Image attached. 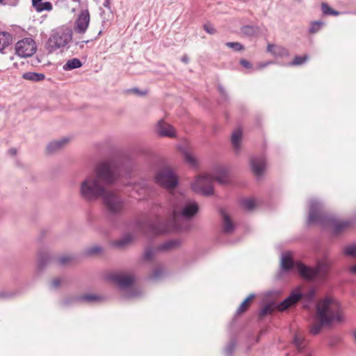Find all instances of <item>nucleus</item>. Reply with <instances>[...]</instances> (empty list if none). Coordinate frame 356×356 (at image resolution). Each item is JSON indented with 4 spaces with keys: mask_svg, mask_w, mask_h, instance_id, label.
Wrapping results in <instances>:
<instances>
[{
    "mask_svg": "<svg viewBox=\"0 0 356 356\" xmlns=\"http://www.w3.org/2000/svg\"><path fill=\"white\" fill-rule=\"evenodd\" d=\"M72 31L68 29H58L52 32L47 45L50 52L63 47L72 40Z\"/></svg>",
    "mask_w": 356,
    "mask_h": 356,
    "instance_id": "423d86ee",
    "label": "nucleus"
},
{
    "mask_svg": "<svg viewBox=\"0 0 356 356\" xmlns=\"http://www.w3.org/2000/svg\"><path fill=\"white\" fill-rule=\"evenodd\" d=\"M22 293V290L16 289V290H3L0 291V300H10L13 299L15 297L21 295Z\"/></svg>",
    "mask_w": 356,
    "mask_h": 356,
    "instance_id": "cd10ccee",
    "label": "nucleus"
},
{
    "mask_svg": "<svg viewBox=\"0 0 356 356\" xmlns=\"http://www.w3.org/2000/svg\"><path fill=\"white\" fill-rule=\"evenodd\" d=\"M102 200L106 211L109 216H120L124 212L125 200L117 191L107 188Z\"/></svg>",
    "mask_w": 356,
    "mask_h": 356,
    "instance_id": "39448f33",
    "label": "nucleus"
},
{
    "mask_svg": "<svg viewBox=\"0 0 356 356\" xmlns=\"http://www.w3.org/2000/svg\"><path fill=\"white\" fill-rule=\"evenodd\" d=\"M294 343L298 350L304 346V339L300 334H296L294 337Z\"/></svg>",
    "mask_w": 356,
    "mask_h": 356,
    "instance_id": "a19ab883",
    "label": "nucleus"
},
{
    "mask_svg": "<svg viewBox=\"0 0 356 356\" xmlns=\"http://www.w3.org/2000/svg\"><path fill=\"white\" fill-rule=\"evenodd\" d=\"M155 182L162 187L172 190L178 184V179L173 170L170 168L159 170L154 177Z\"/></svg>",
    "mask_w": 356,
    "mask_h": 356,
    "instance_id": "6e6552de",
    "label": "nucleus"
},
{
    "mask_svg": "<svg viewBox=\"0 0 356 356\" xmlns=\"http://www.w3.org/2000/svg\"><path fill=\"white\" fill-rule=\"evenodd\" d=\"M229 177L226 170L220 169L215 176L207 173H202V194L210 195L213 193V183L218 181L220 184H226Z\"/></svg>",
    "mask_w": 356,
    "mask_h": 356,
    "instance_id": "0eeeda50",
    "label": "nucleus"
},
{
    "mask_svg": "<svg viewBox=\"0 0 356 356\" xmlns=\"http://www.w3.org/2000/svg\"><path fill=\"white\" fill-rule=\"evenodd\" d=\"M353 336H354L355 341L356 342V331H355V332H353Z\"/></svg>",
    "mask_w": 356,
    "mask_h": 356,
    "instance_id": "bf43d9fd",
    "label": "nucleus"
},
{
    "mask_svg": "<svg viewBox=\"0 0 356 356\" xmlns=\"http://www.w3.org/2000/svg\"><path fill=\"white\" fill-rule=\"evenodd\" d=\"M267 51L276 56L282 57L289 55L288 50L282 46L269 44L267 47Z\"/></svg>",
    "mask_w": 356,
    "mask_h": 356,
    "instance_id": "412c9836",
    "label": "nucleus"
},
{
    "mask_svg": "<svg viewBox=\"0 0 356 356\" xmlns=\"http://www.w3.org/2000/svg\"><path fill=\"white\" fill-rule=\"evenodd\" d=\"M352 224L348 220H335L331 222L332 231L334 234H341L351 227Z\"/></svg>",
    "mask_w": 356,
    "mask_h": 356,
    "instance_id": "f3484780",
    "label": "nucleus"
},
{
    "mask_svg": "<svg viewBox=\"0 0 356 356\" xmlns=\"http://www.w3.org/2000/svg\"><path fill=\"white\" fill-rule=\"evenodd\" d=\"M252 170L254 175L259 177L263 175L266 168V161L263 157L253 158L250 161Z\"/></svg>",
    "mask_w": 356,
    "mask_h": 356,
    "instance_id": "2eb2a0df",
    "label": "nucleus"
},
{
    "mask_svg": "<svg viewBox=\"0 0 356 356\" xmlns=\"http://www.w3.org/2000/svg\"><path fill=\"white\" fill-rule=\"evenodd\" d=\"M8 153L9 154H10L11 156H14L17 153V149H15V148H11L8 150Z\"/></svg>",
    "mask_w": 356,
    "mask_h": 356,
    "instance_id": "4d7b16f0",
    "label": "nucleus"
},
{
    "mask_svg": "<svg viewBox=\"0 0 356 356\" xmlns=\"http://www.w3.org/2000/svg\"><path fill=\"white\" fill-rule=\"evenodd\" d=\"M156 130L159 135L163 137L174 138L176 136L175 128L163 120H160L158 122Z\"/></svg>",
    "mask_w": 356,
    "mask_h": 356,
    "instance_id": "4468645a",
    "label": "nucleus"
},
{
    "mask_svg": "<svg viewBox=\"0 0 356 356\" xmlns=\"http://www.w3.org/2000/svg\"><path fill=\"white\" fill-rule=\"evenodd\" d=\"M324 23L321 21H314L310 24L309 33L312 34L319 31Z\"/></svg>",
    "mask_w": 356,
    "mask_h": 356,
    "instance_id": "e433bc0d",
    "label": "nucleus"
},
{
    "mask_svg": "<svg viewBox=\"0 0 356 356\" xmlns=\"http://www.w3.org/2000/svg\"><path fill=\"white\" fill-rule=\"evenodd\" d=\"M242 135L243 132L241 128L235 129L232 133L231 141L235 150L238 151L240 149Z\"/></svg>",
    "mask_w": 356,
    "mask_h": 356,
    "instance_id": "4be33fe9",
    "label": "nucleus"
},
{
    "mask_svg": "<svg viewBox=\"0 0 356 356\" xmlns=\"http://www.w3.org/2000/svg\"><path fill=\"white\" fill-rule=\"evenodd\" d=\"M80 302L79 296H70L63 298L59 302L60 306L62 307H70Z\"/></svg>",
    "mask_w": 356,
    "mask_h": 356,
    "instance_id": "5701e85b",
    "label": "nucleus"
},
{
    "mask_svg": "<svg viewBox=\"0 0 356 356\" xmlns=\"http://www.w3.org/2000/svg\"><path fill=\"white\" fill-rule=\"evenodd\" d=\"M5 0H0V3H3V4H6V3L4 2Z\"/></svg>",
    "mask_w": 356,
    "mask_h": 356,
    "instance_id": "052dcab7",
    "label": "nucleus"
},
{
    "mask_svg": "<svg viewBox=\"0 0 356 356\" xmlns=\"http://www.w3.org/2000/svg\"><path fill=\"white\" fill-rule=\"evenodd\" d=\"M53 8L52 4L49 1L41 2L35 8L38 12H42L44 10L50 11Z\"/></svg>",
    "mask_w": 356,
    "mask_h": 356,
    "instance_id": "4c0bfd02",
    "label": "nucleus"
},
{
    "mask_svg": "<svg viewBox=\"0 0 356 356\" xmlns=\"http://www.w3.org/2000/svg\"><path fill=\"white\" fill-rule=\"evenodd\" d=\"M198 204L191 200H184L182 201L179 207L175 208L172 213V225L166 226L161 223L162 227L156 230L157 234H163L168 232L172 227L178 229L184 230L187 229L186 227L179 225V220H188L192 218L198 211Z\"/></svg>",
    "mask_w": 356,
    "mask_h": 356,
    "instance_id": "7ed1b4c3",
    "label": "nucleus"
},
{
    "mask_svg": "<svg viewBox=\"0 0 356 356\" xmlns=\"http://www.w3.org/2000/svg\"><path fill=\"white\" fill-rule=\"evenodd\" d=\"M295 292H296V293H297V291H295ZM298 293H299V294H300V295H301L300 298H301L302 297H303V296H302L300 293L298 292ZM314 294H315V291H314V289H312V290H310V291H309L307 294H305V295L304 296V297H305L307 300H312L314 298Z\"/></svg>",
    "mask_w": 356,
    "mask_h": 356,
    "instance_id": "de8ad7c7",
    "label": "nucleus"
},
{
    "mask_svg": "<svg viewBox=\"0 0 356 356\" xmlns=\"http://www.w3.org/2000/svg\"><path fill=\"white\" fill-rule=\"evenodd\" d=\"M76 257L73 255H66L59 257L58 261L60 265H66L72 261H75Z\"/></svg>",
    "mask_w": 356,
    "mask_h": 356,
    "instance_id": "ea45409f",
    "label": "nucleus"
},
{
    "mask_svg": "<svg viewBox=\"0 0 356 356\" xmlns=\"http://www.w3.org/2000/svg\"><path fill=\"white\" fill-rule=\"evenodd\" d=\"M154 254V248H152L151 247H147L145 249V251L144 253V259H145L147 261H150L153 258Z\"/></svg>",
    "mask_w": 356,
    "mask_h": 356,
    "instance_id": "c03bdc74",
    "label": "nucleus"
},
{
    "mask_svg": "<svg viewBox=\"0 0 356 356\" xmlns=\"http://www.w3.org/2000/svg\"><path fill=\"white\" fill-rule=\"evenodd\" d=\"M323 219L324 216L322 214V213L318 210L316 205L312 204L308 218V222L309 224L321 223L323 222Z\"/></svg>",
    "mask_w": 356,
    "mask_h": 356,
    "instance_id": "a211bd4d",
    "label": "nucleus"
},
{
    "mask_svg": "<svg viewBox=\"0 0 356 356\" xmlns=\"http://www.w3.org/2000/svg\"><path fill=\"white\" fill-rule=\"evenodd\" d=\"M180 246V241L178 240H170L161 244L157 250L159 251H168L176 249Z\"/></svg>",
    "mask_w": 356,
    "mask_h": 356,
    "instance_id": "393cba45",
    "label": "nucleus"
},
{
    "mask_svg": "<svg viewBox=\"0 0 356 356\" xmlns=\"http://www.w3.org/2000/svg\"><path fill=\"white\" fill-rule=\"evenodd\" d=\"M108 279L117 284L121 289L129 288L134 283L132 276L121 273H111L108 275Z\"/></svg>",
    "mask_w": 356,
    "mask_h": 356,
    "instance_id": "f8f14e48",
    "label": "nucleus"
},
{
    "mask_svg": "<svg viewBox=\"0 0 356 356\" xmlns=\"http://www.w3.org/2000/svg\"><path fill=\"white\" fill-rule=\"evenodd\" d=\"M300 294L292 292L288 298L276 307L273 304H268L265 305L260 312V316H264L271 314L275 308L279 311H284L289 307L294 306L300 300Z\"/></svg>",
    "mask_w": 356,
    "mask_h": 356,
    "instance_id": "1a4fd4ad",
    "label": "nucleus"
},
{
    "mask_svg": "<svg viewBox=\"0 0 356 356\" xmlns=\"http://www.w3.org/2000/svg\"><path fill=\"white\" fill-rule=\"evenodd\" d=\"M111 0H104V3H103V6L105 7V8H107L108 9H111Z\"/></svg>",
    "mask_w": 356,
    "mask_h": 356,
    "instance_id": "5fc2aeb1",
    "label": "nucleus"
},
{
    "mask_svg": "<svg viewBox=\"0 0 356 356\" xmlns=\"http://www.w3.org/2000/svg\"><path fill=\"white\" fill-rule=\"evenodd\" d=\"M133 241V236L131 234H127L122 238L115 241L113 243V245L118 248H124L129 245Z\"/></svg>",
    "mask_w": 356,
    "mask_h": 356,
    "instance_id": "bb28decb",
    "label": "nucleus"
},
{
    "mask_svg": "<svg viewBox=\"0 0 356 356\" xmlns=\"http://www.w3.org/2000/svg\"><path fill=\"white\" fill-rule=\"evenodd\" d=\"M254 298V295L253 294H251L249 296H248L238 307L236 311L237 314H242L244 312H245L250 306Z\"/></svg>",
    "mask_w": 356,
    "mask_h": 356,
    "instance_id": "2f4dec72",
    "label": "nucleus"
},
{
    "mask_svg": "<svg viewBox=\"0 0 356 356\" xmlns=\"http://www.w3.org/2000/svg\"><path fill=\"white\" fill-rule=\"evenodd\" d=\"M308 59L307 56L305 55L303 56H296L291 63V65H299L304 63Z\"/></svg>",
    "mask_w": 356,
    "mask_h": 356,
    "instance_id": "79ce46f5",
    "label": "nucleus"
},
{
    "mask_svg": "<svg viewBox=\"0 0 356 356\" xmlns=\"http://www.w3.org/2000/svg\"><path fill=\"white\" fill-rule=\"evenodd\" d=\"M226 46L229 48L234 49L235 51H241L243 49V45L239 42H227Z\"/></svg>",
    "mask_w": 356,
    "mask_h": 356,
    "instance_id": "49530a36",
    "label": "nucleus"
},
{
    "mask_svg": "<svg viewBox=\"0 0 356 356\" xmlns=\"http://www.w3.org/2000/svg\"><path fill=\"white\" fill-rule=\"evenodd\" d=\"M90 19L88 10H81L74 22V31L79 34L86 33L89 26Z\"/></svg>",
    "mask_w": 356,
    "mask_h": 356,
    "instance_id": "9b49d317",
    "label": "nucleus"
},
{
    "mask_svg": "<svg viewBox=\"0 0 356 356\" xmlns=\"http://www.w3.org/2000/svg\"><path fill=\"white\" fill-rule=\"evenodd\" d=\"M120 166L113 161L98 163L93 173L86 177L80 183V197L87 202L102 199L107 188L120 179Z\"/></svg>",
    "mask_w": 356,
    "mask_h": 356,
    "instance_id": "f257e3e1",
    "label": "nucleus"
},
{
    "mask_svg": "<svg viewBox=\"0 0 356 356\" xmlns=\"http://www.w3.org/2000/svg\"><path fill=\"white\" fill-rule=\"evenodd\" d=\"M204 29L209 34H214L216 33L215 29L210 24H204Z\"/></svg>",
    "mask_w": 356,
    "mask_h": 356,
    "instance_id": "09e8293b",
    "label": "nucleus"
},
{
    "mask_svg": "<svg viewBox=\"0 0 356 356\" xmlns=\"http://www.w3.org/2000/svg\"><path fill=\"white\" fill-rule=\"evenodd\" d=\"M130 91L140 96H143L147 93L146 91H140L137 88H132Z\"/></svg>",
    "mask_w": 356,
    "mask_h": 356,
    "instance_id": "8fccbe9b",
    "label": "nucleus"
},
{
    "mask_svg": "<svg viewBox=\"0 0 356 356\" xmlns=\"http://www.w3.org/2000/svg\"><path fill=\"white\" fill-rule=\"evenodd\" d=\"M80 302H99L103 300V297L96 295V294H84L82 296H79Z\"/></svg>",
    "mask_w": 356,
    "mask_h": 356,
    "instance_id": "473e14b6",
    "label": "nucleus"
},
{
    "mask_svg": "<svg viewBox=\"0 0 356 356\" xmlns=\"http://www.w3.org/2000/svg\"><path fill=\"white\" fill-rule=\"evenodd\" d=\"M321 10L323 15H333L337 16L339 15V12L334 10L332 9L327 3H321Z\"/></svg>",
    "mask_w": 356,
    "mask_h": 356,
    "instance_id": "72a5a7b5",
    "label": "nucleus"
},
{
    "mask_svg": "<svg viewBox=\"0 0 356 356\" xmlns=\"http://www.w3.org/2000/svg\"><path fill=\"white\" fill-rule=\"evenodd\" d=\"M282 267L285 270L294 268L307 280L323 279L329 270V265L326 262L318 263L316 268H312L301 263H294L290 255L282 257Z\"/></svg>",
    "mask_w": 356,
    "mask_h": 356,
    "instance_id": "20e7f679",
    "label": "nucleus"
},
{
    "mask_svg": "<svg viewBox=\"0 0 356 356\" xmlns=\"http://www.w3.org/2000/svg\"><path fill=\"white\" fill-rule=\"evenodd\" d=\"M12 41V36L9 33H0V52L7 47Z\"/></svg>",
    "mask_w": 356,
    "mask_h": 356,
    "instance_id": "c756f323",
    "label": "nucleus"
},
{
    "mask_svg": "<svg viewBox=\"0 0 356 356\" xmlns=\"http://www.w3.org/2000/svg\"><path fill=\"white\" fill-rule=\"evenodd\" d=\"M36 51L35 41L31 38H25L15 44L16 54L21 57L31 56Z\"/></svg>",
    "mask_w": 356,
    "mask_h": 356,
    "instance_id": "9d476101",
    "label": "nucleus"
},
{
    "mask_svg": "<svg viewBox=\"0 0 356 356\" xmlns=\"http://www.w3.org/2000/svg\"><path fill=\"white\" fill-rule=\"evenodd\" d=\"M179 151L182 153L185 161L188 163L191 167L197 165V161L193 155L188 152L186 147L180 146L179 147Z\"/></svg>",
    "mask_w": 356,
    "mask_h": 356,
    "instance_id": "a878e982",
    "label": "nucleus"
},
{
    "mask_svg": "<svg viewBox=\"0 0 356 356\" xmlns=\"http://www.w3.org/2000/svg\"><path fill=\"white\" fill-rule=\"evenodd\" d=\"M51 256L49 252L44 250H40L38 254L37 268L40 271L43 270L45 267L51 262Z\"/></svg>",
    "mask_w": 356,
    "mask_h": 356,
    "instance_id": "dca6fc26",
    "label": "nucleus"
},
{
    "mask_svg": "<svg viewBox=\"0 0 356 356\" xmlns=\"http://www.w3.org/2000/svg\"><path fill=\"white\" fill-rule=\"evenodd\" d=\"M69 139L67 138H63L59 140L52 141L47 146V152L49 154H53L57 151L63 149L65 145L68 143Z\"/></svg>",
    "mask_w": 356,
    "mask_h": 356,
    "instance_id": "6ab92c4d",
    "label": "nucleus"
},
{
    "mask_svg": "<svg viewBox=\"0 0 356 356\" xmlns=\"http://www.w3.org/2000/svg\"><path fill=\"white\" fill-rule=\"evenodd\" d=\"M163 270L161 267H157L154 268L149 275V278L152 280H158L162 277L163 275Z\"/></svg>",
    "mask_w": 356,
    "mask_h": 356,
    "instance_id": "58836bf2",
    "label": "nucleus"
},
{
    "mask_svg": "<svg viewBox=\"0 0 356 356\" xmlns=\"http://www.w3.org/2000/svg\"><path fill=\"white\" fill-rule=\"evenodd\" d=\"M82 66L81 61L76 58L68 60L63 65V69L65 71H70L74 69L79 68Z\"/></svg>",
    "mask_w": 356,
    "mask_h": 356,
    "instance_id": "c85d7f7f",
    "label": "nucleus"
},
{
    "mask_svg": "<svg viewBox=\"0 0 356 356\" xmlns=\"http://www.w3.org/2000/svg\"><path fill=\"white\" fill-rule=\"evenodd\" d=\"M64 278L56 277L51 280L50 283V287L53 289H58L60 284L63 282Z\"/></svg>",
    "mask_w": 356,
    "mask_h": 356,
    "instance_id": "37998d69",
    "label": "nucleus"
},
{
    "mask_svg": "<svg viewBox=\"0 0 356 356\" xmlns=\"http://www.w3.org/2000/svg\"><path fill=\"white\" fill-rule=\"evenodd\" d=\"M241 206L248 211H252L256 207V202L252 198L245 199L242 200Z\"/></svg>",
    "mask_w": 356,
    "mask_h": 356,
    "instance_id": "c9c22d12",
    "label": "nucleus"
},
{
    "mask_svg": "<svg viewBox=\"0 0 356 356\" xmlns=\"http://www.w3.org/2000/svg\"><path fill=\"white\" fill-rule=\"evenodd\" d=\"M103 249L99 245H93L85 250L84 254L88 257L93 256L101 253Z\"/></svg>",
    "mask_w": 356,
    "mask_h": 356,
    "instance_id": "f704fd0d",
    "label": "nucleus"
},
{
    "mask_svg": "<svg viewBox=\"0 0 356 356\" xmlns=\"http://www.w3.org/2000/svg\"><path fill=\"white\" fill-rule=\"evenodd\" d=\"M89 40L81 41L76 42V44L79 46L80 49H83L86 43H88Z\"/></svg>",
    "mask_w": 356,
    "mask_h": 356,
    "instance_id": "6e6d98bb",
    "label": "nucleus"
},
{
    "mask_svg": "<svg viewBox=\"0 0 356 356\" xmlns=\"http://www.w3.org/2000/svg\"><path fill=\"white\" fill-rule=\"evenodd\" d=\"M316 322L312 325L310 332L316 335L325 325L334 322L341 323L345 321L344 314L339 301L331 298L318 302L316 305Z\"/></svg>",
    "mask_w": 356,
    "mask_h": 356,
    "instance_id": "f03ea898",
    "label": "nucleus"
},
{
    "mask_svg": "<svg viewBox=\"0 0 356 356\" xmlns=\"http://www.w3.org/2000/svg\"><path fill=\"white\" fill-rule=\"evenodd\" d=\"M220 213L222 218V229L226 233H231L234 231L235 225L229 216L225 212V210L221 209Z\"/></svg>",
    "mask_w": 356,
    "mask_h": 356,
    "instance_id": "aec40b11",
    "label": "nucleus"
},
{
    "mask_svg": "<svg viewBox=\"0 0 356 356\" xmlns=\"http://www.w3.org/2000/svg\"><path fill=\"white\" fill-rule=\"evenodd\" d=\"M24 79L31 81L32 82H40L44 79L45 76L42 73H37L33 72H27L22 74Z\"/></svg>",
    "mask_w": 356,
    "mask_h": 356,
    "instance_id": "b1692460",
    "label": "nucleus"
},
{
    "mask_svg": "<svg viewBox=\"0 0 356 356\" xmlns=\"http://www.w3.org/2000/svg\"><path fill=\"white\" fill-rule=\"evenodd\" d=\"M181 60L182 62H184L185 63H188V61H189L188 57L187 56H186V55L182 56Z\"/></svg>",
    "mask_w": 356,
    "mask_h": 356,
    "instance_id": "13d9d810",
    "label": "nucleus"
},
{
    "mask_svg": "<svg viewBox=\"0 0 356 356\" xmlns=\"http://www.w3.org/2000/svg\"><path fill=\"white\" fill-rule=\"evenodd\" d=\"M240 63L241 64V65H243L245 68L249 69V68L252 67L251 63L249 61H248L247 60L242 59L240 60Z\"/></svg>",
    "mask_w": 356,
    "mask_h": 356,
    "instance_id": "603ef678",
    "label": "nucleus"
},
{
    "mask_svg": "<svg viewBox=\"0 0 356 356\" xmlns=\"http://www.w3.org/2000/svg\"><path fill=\"white\" fill-rule=\"evenodd\" d=\"M200 175H196V181L192 184V186H191L192 190L197 193H200Z\"/></svg>",
    "mask_w": 356,
    "mask_h": 356,
    "instance_id": "a18cd8bd",
    "label": "nucleus"
},
{
    "mask_svg": "<svg viewBox=\"0 0 356 356\" xmlns=\"http://www.w3.org/2000/svg\"><path fill=\"white\" fill-rule=\"evenodd\" d=\"M343 252L346 255L353 256L356 258V244L346 246L343 249ZM350 270L352 273L356 275V265L351 266Z\"/></svg>",
    "mask_w": 356,
    "mask_h": 356,
    "instance_id": "7c9ffc66",
    "label": "nucleus"
},
{
    "mask_svg": "<svg viewBox=\"0 0 356 356\" xmlns=\"http://www.w3.org/2000/svg\"><path fill=\"white\" fill-rule=\"evenodd\" d=\"M42 2V0H32V5L35 9L36 7Z\"/></svg>",
    "mask_w": 356,
    "mask_h": 356,
    "instance_id": "864d4df0",
    "label": "nucleus"
},
{
    "mask_svg": "<svg viewBox=\"0 0 356 356\" xmlns=\"http://www.w3.org/2000/svg\"><path fill=\"white\" fill-rule=\"evenodd\" d=\"M243 31L247 34H252L254 33V29L252 26H247L243 28Z\"/></svg>",
    "mask_w": 356,
    "mask_h": 356,
    "instance_id": "3c124183",
    "label": "nucleus"
},
{
    "mask_svg": "<svg viewBox=\"0 0 356 356\" xmlns=\"http://www.w3.org/2000/svg\"><path fill=\"white\" fill-rule=\"evenodd\" d=\"M133 190L138 195V199L145 198L150 195L152 191L150 182L146 179H142L138 183L134 182Z\"/></svg>",
    "mask_w": 356,
    "mask_h": 356,
    "instance_id": "ddd939ff",
    "label": "nucleus"
}]
</instances>
